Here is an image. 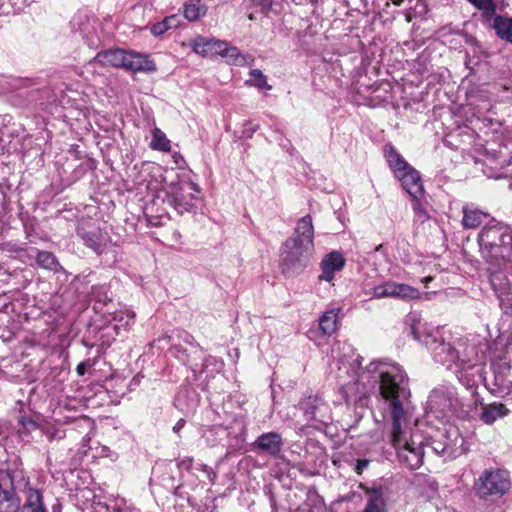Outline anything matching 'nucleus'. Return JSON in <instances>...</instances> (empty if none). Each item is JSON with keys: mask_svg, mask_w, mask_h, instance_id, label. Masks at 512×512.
Returning a JSON list of instances; mask_svg holds the SVG:
<instances>
[{"mask_svg": "<svg viewBox=\"0 0 512 512\" xmlns=\"http://www.w3.org/2000/svg\"><path fill=\"white\" fill-rule=\"evenodd\" d=\"M126 52V50L120 48L100 51L96 54L93 61L103 66L124 68Z\"/></svg>", "mask_w": 512, "mask_h": 512, "instance_id": "obj_23", "label": "nucleus"}, {"mask_svg": "<svg viewBox=\"0 0 512 512\" xmlns=\"http://www.w3.org/2000/svg\"><path fill=\"white\" fill-rule=\"evenodd\" d=\"M394 3H395L396 5H400L401 0L394 1Z\"/></svg>", "mask_w": 512, "mask_h": 512, "instance_id": "obj_55", "label": "nucleus"}, {"mask_svg": "<svg viewBox=\"0 0 512 512\" xmlns=\"http://www.w3.org/2000/svg\"><path fill=\"white\" fill-rule=\"evenodd\" d=\"M473 6L483 12L486 19H491L496 12V4L493 0H468Z\"/></svg>", "mask_w": 512, "mask_h": 512, "instance_id": "obj_37", "label": "nucleus"}, {"mask_svg": "<svg viewBox=\"0 0 512 512\" xmlns=\"http://www.w3.org/2000/svg\"><path fill=\"white\" fill-rule=\"evenodd\" d=\"M36 261L39 266L48 270L57 271L60 267L55 255L48 251H38Z\"/></svg>", "mask_w": 512, "mask_h": 512, "instance_id": "obj_34", "label": "nucleus"}, {"mask_svg": "<svg viewBox=\"0 0 512 512\" xmlns=\"http://www.w3.org/2000/svg\"><path fill=\"white\" fill-rule=\"evenodd\" d=\"M172 352H173L174 356L182 363H184V364L189 363L190 359H189V355L187 354V350L184 349L180 343L175 344L173 346Z\"/></svg>", "mask_w": 512, "mask_h": 512, "instance_id": "obj_40", "label": "nucleus"}, {"mask_svg": "<svg viewBox=\"0 0 512 512\" xmlns=\"http://www.w3.org/2000/svg\"><path fill=\"white\" fill-rule=\"evenodd\" d=\"M20 492L24 493V503L20 507V512H48L41 491L30 486L28 477L27 487Z\"/></svg>", "mask_w": 512, "mask_h": 512, "instance_id": "obj_20", "label": "nucleus"}, {"mask_svg": "<svg viewBox=\"0 0 512 512\" xmlns=\"http://www.w3.org/2000/svg\"><path fill=\"white\" fill-rule=\"evenodd\" d=\"M412 208L415 212V214L420 218H425L426 217V211L425 209L422 207L420 201L418 200V197L417 198H412Z\"/></svg>", "mask_w": 512, "mask_h": 512, "instance_id": "obj_44", "label": "nucleus"}, {"mask_svg": "<svg viewBox=\"0 0 512 512\" xmlns=\"http://www.w3.org/2000/svg\"><path fill=\"white\" fill-rule=\"evenodd\" d=\"M150 147L153 150L168 152L171 149V142L166 137L164 132H162L159 128H155L152 132Z\"/></svg>", "mask_w": 512, "mask_h": 512, "instance_id": "obj_32", "label": "nucleus"}, {"mask_svg": "<svg viewBox=\"0 0 512 512\" xmlns=\"http://www.w3.org/2000/svg\"><path fill=\"white\" fill-rule=\"evenodd\" d=\"M462 225L465 229H475L479 227L489 214L472 204H466L462 208Z\"/></svg>", "mask_w": 512, "mask_h": 512, "instance_id": "obj_25", "label": "nucleus"}, {"mask_svg": "<svg viewBox=\"0 0 512 512\" xmlns=\"http://www.w3.org/2000/svg\"><path fill=\"white\" fill-rule=\"evenodd\" d=\"M480 253L489 265L512 264V231L501 224L484 226L477 238Z\"/></svg>", "mask_w": 512, "mask_h": 512, "instance_id": "obj_4", "label": "nucleus"}, {"mask_svg": "<svg viewBox=\"0 0 512 512\" xmlns=\"http://www.w3.org/2000/svg\"><path fill=\"white\" fill-rule=\"evenodd\" d=\"M411 334L414 339L426 345L432 353L435 362L445 366L447 369H457L460 350L457 348V342L454 344L445 342L434 329L428 330L424 325L415 318H411Z\"/></svg>", "mask_w": 512, "mask_h": 512, "instance_id": "obj_5", "label": "nucleus"}, {"mask_svg": "<svg viewBox=\"0 0 512 512\" xmlns=\"http://www.w3.org/2000/svg\"><path fill=\"white\" fill-rule=\"evenodd\" d=\"M168 30L169 29L167 27V23L165 21V18L162 21L153 24L151 26V28H150V31H151V33L154 36H160V35L164 34Z\"/></svg>", "mask_w": 512, "mask_h": 512, "instance_id": "obj_42", "label": "nucleus"}, {"mask_svg": "<svg viewBox=\"0 0 512 512\" xmlns=\"http://www.w3.org/2000/svg\"><path fill=\"white\" fill-rule=\"evenodd\" d=\"M193 458L192 457H184L180 459L177 463L179 469L189 470L192 466Z\"/></svg>", "mask_w": 512, "mask_h": 512, "instance_id": "obj_47", "label": "nucleus"}, {"mask_svg": "<svg viewBox=\"0 0 512 512\" xmlns=\"http://www.w3.org/2000/svg\"><path fill=\"white\" fill-rule=\"evenodd\" d=\"M222 57L227 59L229 64L243 66L246 64V56L243 55L240 50L235 46H229L226 42V47L221 53Z\"/></svg>", "mask_w": 512, "mask_h": 512, "instance_id": "obj_33", "label": "nucleus"}, {"mask_svg": "<svg viewBox=\"0 0 512 512\" xmlns=\"http://www.w3.org/2000/svg\"><path fill=\"white\" fill-rule=\"evenodd\" d=\"M466 371L467 370L457 368L455 373L458 377V380L466 387H473L475 385V381L466 374Z\"/></svg>", "mask_w": 512, "mask_h": 512, "instance_id": "obj_41", "label": "nucleus"}, {"mask_svg": "<svg viewBox=\"0 0 512 512\" xmlns=\"http://www.w3.org/2000/svg\"><path fill=\"white\" fill-rule=\"evenodd\" d=\"M186 421L184 419H179L176 424L173 426V432L179 434L180 431L184 428Z\"/></svg>", "mask_w": 512, "mask_h": 512, "instance_id": "obj_49", "label": "nucleus"}, {"mask_svg": "<svg viewBox=\"0 0 512 512\" xmlns=\"http://www.w3.org/2000/svg\"><path fill=\"white\" fill-rule=\"evenodd\" d=\"M458 404L455 388L447 385H440L434 388L426 402V411L435 418L445 419L452 414L454 407Z\"/></svg>", "mask_w": 512, "mask_h": 512, "instance_id": "obj_9", "label": "nucleus"}, {"mask_svg": "<svg viewBox=\"0 0 512 512\" xmlns=\"http://www.w3.org/2000/svg\"><path fill=\"white\" fill-rule=\"evenodd\" d=\"M509 409L503 403L494 402L482 406V412L479 416L480 420L485 424L491 425L497 419L508 415Z\"/></svg>", "mask_w": 512, "mask_h": 512, "instance_id": "obj_27", "label": "nucleus"}, {"mask_svg": "<svg viewBox=\"0 0 512 512\" xmlns=\"http://www.w3.org/2000/svg\"><path fill=\"white\" fill-rule=\"evenodd\" d=\"M393 406L394 413L390 415L391 443L397 450L399 462L410 470H416L423 464L426 438L416 424L414 427L408 426V405Z\"/></svg>", "mask_w": 512, "mask_h": 512, "instance_id": "obj_2", "label": "nucleus"}, {"mask_svg": "<svg viewBox=\"0 0 512 512\" xmlns=\"http://www.w3.org/2000/svg\"><path fill=\"white\" fill-rule=\"evenodd\" d=\"M207 7L200 2V0H190L184 6V17L189 21H196L201 16L205 15Z\"/></svg>", "mask_w": 512, "mask_h": 512, "instance_id": "obj_31", "label": "nucleus"}, {"mask_svg": "<svg viewBox=\"0 0 512 512\" xmlns=\"http://www.w3.org/2000/svg\"><path fill=\"white\" fill-rule=\"evenodd\" d=\"M492 27L496 35L508 43H512V18L501 15L493 16Z\"/></svg>", "mask_w": 512, "mask_h": 512, "instance_id": "obj_29", "label": "nucleus"}, {"mask_svg": "<svg viewBox=\"0 0 512 512\" xmlns=\"http://www.w3.org/2000/svg\"><path fill=\"white\" fill-rule=\"evenodd\" d=\"M165 21L167 23V27L169 30L176 29L180 25V18L177 15H171L165 18Z\"/></svg>", "mask_w": 512, "mask_h": 512, "instance_id": "obj_46", "label": "nucleus"}, {"mask_svg": "<svg viewBox=\"0 0 512 512\" xmlns=\"http://www.w3.org/2000/svg\"><path fill=\"white\" fill-rule=\"evenodd\" d=\"M86 42H87L89 47L94 48V47L98 46L99 39H98V37H96V36L94 37L93 36V37L87 38Z\"/></svg>", "mask_w": 512, "mask_h": 512, "instance_id": "obj_50", "label": "nucleus"}, {"mask_svg": "<svg viewBox=\"0 0 512 512\" xmlns=\"http://www.w3.org/2000/svg\"><path fill=\"white\" fill-rule=\"evenodd\" d=\"M250 78L246 80V84L258 89L271 90L272 86L268 84L267 77L259 69H252L249 72Z\"/></svg>", "mask_w": 512, "mask_h": 512, "instance_id": "obj_35", "label": "nucleus"}, {"mask_svg": "<svg viewBox=\"0 0 512 512\" xmlns=\"http://www.w3.org/2000/svg\"><path fill=\"white\" fill-rule=\"evenodd\" d=\"M376 390L383 410L389 415L394 413L393 405L409 404V377L401 365L392 361H373L357 373L356 378L340 387L345 403L359 407L366 406L369 395Z\"/></svg>", "mask_w": 512, "mask_h": 512, "instance_id": "obj_1", "label": "nucleus"}, {"mask_svg": "<svg viewBox=\"0 0 512 512\" xmlns=\"http://www.w3.org/2000/svg\"><path fill=\"white\" fill-rule=\"evenodd\" d=\"M341 308L333 307L324 312L319 319V327L324 335H332L337 330V323Z\"/></svg>", "mask_w": 512, "mask_h": 512, "instance_id": "obj_28", "label": "nucleus"}, {"mask_svg": "<svg viewBox=\"0 0 512 512\" xmlns=\"http://www.w3.org/2000/svg\"><path fill=\"white\" fill-rule=\"evenodd\" d=\"M344 265L345 259L340 252H330L320 263L322 274L319 276V279L331 282L334 279V274L341 271Z\"/></svg>", "mask_w": 512, "mask_h": 512, "instance_id": "obj_18", "label": "nucleus"}, {"mask_svg": "<svg viewBox=\"0 0 512 512\" xmlns=\"http://www.w3.org/2000/svg\"><path fill=\"white\" fill-rule=\"evenodd\" d=\"M27 487V476L18 467L0 469V512H19L16 493Z\"/></svg>", "mask_w": 512, "mask_h": 512, "instance_id": "obj_6", "label": "nucleus"}, {"mask_svg": "<svg viewBox=\"0 0 512 512\" xmlns=\"http://www.w3.org/2000/svg\"><path fill=\"white\" fill-rule=\"evenodd\" d=\"M283 148H286L289 151V147L291 146L288 140H285V143H280Z\"/></svg>", "mask_w": 512, "mask_h": 512, "instance_id": "obj_52", "label": "nucleus"}, {"mask_svg": "<svg viewBox=\"0 0 512 512\" xmlns=\"http://www.w3.org/2000/svg\"><path fill=\"white\" fill-rule=\"evenodd\" d=\"M163 192L165 194L164 201L179 214L191 212L196 208L193 200L196 198V194L199 193V188L193 182L179 180L165 182Z\"/></svg>", "mask_w": 512, "mask_h": 512, "instance_id": "obj_7", "label": "nucleus"}, {"mask_svg": "<svg viewBox=\"0 0 512 512\" xmlns=\"http://www.w3.org/2000/svg\"><path fill=\"white\" fill-rule=\"evenodd\" d=\"M178 339L180 342H183L185 344L190 345L193 349H195V352L200 350L199 345L196 343L195 338L189 334L186 331H178Z\"/></svg>", "mask_w": 512, "mask_h": 512, "instance_id": "obj_39", "label": "nucleus"}, {"mask_svg": "<svg viewBox=\"0 0 512 512\" xmlns=\"http://www.w3.org/2000/svg\"><path fill=\"white\" fill-rule=\"evenodd\" d=\"M502 311L507 315H512V292L497 296Z\"/></svg>", "mask_w": 512, "mask_h": 512, "instance_id": "obj_38", "label": "nucleus"}, {"mask_svg": "<svg viewBox=\"0 0 512 512\" xmlns=\"http://www.w3.org/2000/svg\"><path fill=\"white\" fill-rule=\"evenodd\" d=\"M384 156L396 177L412 168L391 143L384 146Z\"/></svg>", "mask_w": 512, "mask_h": 512, "instance_id": "obj_24", "label": "nucleus"}, {"mask_svg": "<svg viewBox=\"0 0 512 512\" xmlns=\"http://www.w3.org/2000/svg\"><path fill=\"white\" fill-rule=\"evenodd\" d=\"M19 424L24 430H27V431H31V430H34L37 428L36 422L33 419L28 418V417H21L19 419Z\"/></svg>", "mask_w": 512, "mask_h": 512, "instance_id": "obj_43", "label": "nucleus"}, {"mask_svg": "<svg viewBox=\"0 0 512 512\" xmlns=\"http://www.w3.org/2000/svg\"><path fill=\"white\" fill-rule=\"evenodd\" d=\"M178 157H180V155H174V158H175V162L178 163Z\"/></svg>", "mask_w": 512, "mask_h": 512, "instance_id": "obj_54", "label": "nucleus"}, {"mask_svg": "<svg viewBox=\"0 0 512 512\" xmlns=\"http://www.w3.org/2000/svg\"><path fill=\"white\" fill-rule=\"evenodd\" d=\"M510 478L506 470L485 469L474 482L475 495L483 500L501 497L510 489Z\"/></svg>", "mask_w": 512, "mask_h": 512, "instance_id": "obj_8", "label": "nucleus"}, {"mask_svg": "<svg viewBox=\"0 0 512 512\" xmlns=\"http://www.w3.org/2000/svg\"><path fill=\"white\" fill-rule=\"evenodd\" d=\"M361 488L366 500L362 512H387V501L390 494L387 486L374 483L372 486L361 485Z\"/></svg>", "mask_w": 512, "mask_h": 512, "instance_id": "obj_12", "label": "nucleus"}, {"mask_svg": "<svg viewBox=\"0 0 512 512\" xmlns=\"http://www.w3.org/2000/svg\"><path fill=\"white\" fill-rule=\"evenodd\" d=\"M251 445L255 451L264 452L277 459L281 456L284 441L280 433L267 432L258 436Z\"/></svg>", "mask_w": 512, "mask_h": 512, "instance_id": "obj_14", "label": "nucleus"}, {"mask_svg": "<svg viewBox=\"0 0 512 512\" xmlns=\"http://www.w3.org/2000/svg\"><path fill=\"white\" fill-rule=\"evenodd\" d=\"M14 365H15L16 368H20L21 367V364L19 362H15Z\"/></svg>", "mask_w": 512, "mask_h": 512, "instance_id": "obj_53", "label": "nucleus"}, {"mask_svg": "<svg viewBox=\"0 0 512 512\" xmlns=\"http://www.w3.org/2000/svg\"><path fill=\"white\" fill-rule=\"evenodd\" d=\"M370 464V460L368 459H358L356 460L355 462V465H354V471L358 474V475H361L363 473V471L365 469H367V467L369 466Z\"/></svg>", "mask_w": 512, "mask_h": 512, "instance_id": "obj_45", "label": "nucleus"}, {"mask_svg": "<svg viewBox=\"0 0 512 512\" xmlns=\"http://www.w3.org/2000/svg\"><path fill=\"white\" fill-rule=\"evenodd\" d=\"M401 181L403 188L412 197L417 198L423 194V185L421 182L420 174L413 167L397 176Z\"/></svg>", "mask_w": 512, "mask_h": 512, "instance_id": "obj_22", "label": "nucleus"}, {"mask_svg": "<svg viewBox=\"0 0 512 512\" xmlns=\"http://www.w3.org/2000/svg\"><path fill=\"white\" fill-rule=\"evenodd\" d=\"M4 377L6 379H11L12 380V379L17 378L19 376L18 375H14V374H8L7 372H4Z\"/></svg>", "mask_w": 512, "mask_h": 512, "instance_id": "obj_51", "label": "nucleus"}, {"mask_svg": "<svg viewBox=\"0 0 512 512\" xmlns=\"http://www.w3.org/2000/svg\"><path fill=\"white\" fill-rule=\"evenodd\" d=\"M457 348L460 350L457 368L471 370L481 361V356L475 344L468 343L464 340H458Z\"/></svg>", "mask_w": 512, "mask_h": 512, "instance_id": "obj_17", "label": "nucleus"}, {"mask_svg": "<svg viewBox=\"0 0 512 512\" xmlns=\"http://www.w3.org/2000/svg\"><path fill=\"white\" fill-rule=\"evenodd\" d=\"M112 319L116 322L114 330L119 335L121 330L128 331L134 324L135 313L131 310H117L113 312Z\"/></svg>", "mask_w": 512, "mask_h": 512, "instance_id": "obj_30", "label": "nucleus"}, {"mask_svg": "<svg viewBox=\"0 0 512 512\" xmlns=\"http://www.w3.org/2000/svg\"><path fill=\"white\" fill-rule=\"evenodd\" d=\"M226 47V41L199 36L192 44L193 50L204 57H215L221 55Z\"/></svg>", "mask_w": 512, "mask_h": 512, "instance_id": "obj_19", "label": "nucleus"}, {"mask_svg": "<svg viewBox=\"0 0 512 512\" xmlns=\"http://www.w3.org/2000/svg\"><path fill=\"white\" fill-rule=\"evenodd\" d=\"M300 409L308 421L327 423L330 420L327 404L317 395H312L299 403Z\"/></svg>", "mask_w": 512, "mask_h": 512, "instance_id": "obj_16", "label": "nucleus"}, {"mask_svg": "<svg viewBox=\"0 0 512 512\" xmlns=\"http://www.w3.org/2000/svg\"><path fill=\"white\" fill-rule=\"evenodd\" d=\"M431 280H432V278H431V277H427V278H426V281H431Z\"/></svg>", "mask_w": 512, "mask_h": 512, "instance_id": "obj_57", "label": "nucleus"}, {"mask_svg": "<svg viewBox=\"0 0 512 512\" xmlns=\"http://www.w3.org/2000/svg\"><path fill=\"white\" fill-rule=\"evenodd\" d=\"M89 365L88 362L84 361V362H80L77 367H76V372L79 376H83L86 372V368L87 366Z\"/></svg>", "mask_w": 512, "mask_h": 512, "instance_id": "obj_48", "label": "nucleus"}, {"mask_svg": "<svg viewBox=\"0 0 512 512\" xmlns=\"http://www.w3.org/2000/svg\"><path fill=\"white\" fill-rule=\"evenodd\" d=\"M489 281L496 296L504 295L512 289V283L508 274L512 273V264L489 265Z\"/></svg>", "mask_w": 512, "mask_h": 512, "instance_id": "obj_15", "label": "nucleus"}, {"mask_svg": "<svg viewBox=\"0 0 512 512\" xmlns=\"http://www.w3.org/2000/svg\"><path fill=\"white\" fill-rule=\"evenodd\" d=\"M314 253V226L312 217L305 215L297 221L293 235L282 245L280 267L287 277L302 273Z\"/></svg>", "mask_w": 512, "mask_h": 512, "instance_id": "obj_3", "label": "nucleus"}, {"mask_svg": "<svg viewBox=\"0 0 512 512\" xmlns=\"http://www.w3.org/2000/svg\"><path fill=\"white\" fill-rule=\"evenodd\" d=\"M91 298L97 303L106 305L111 302L112 297L109 294V288L107 285H94L91 288Z\"/></svg>", "mask_w": 512, "mask_h": 512, "instance_id": "obj_36", "label": "nucleus"}, {"mask_svg": "<svg viewBox=\"0 0 512 512\" xmlns=\"http://www.w3.org/2000/svg\"><path fill=\"white\" fill-rule=\"evenodd\" d=\"M13 311V304L8 301L5 295L0 294V337L8 340L11 335L9 326L12 323L11 312Z\"/></svg>", "mask_w": 512, "mask_h": 512, "instance_id": "obj_26", "label": "nucleus"}, {"mask_svg": "<svg viewBox=\"0 0 512 512\" xmlns=\"http://www.w3.org/2000/svg\"><path fill=\"white\" fill-rule=\"evenodd\" d=\"M77 234L82 239L84 245L92 249L98 255L102 254L111 242L108 233L98 227H79Z\"/></svg>", "mask_w": 512, "mask_h": 512, "instance_id": "obj_13", "label": "nucleus"}, {"mask_svg": "<svg viewBox=\"0 0 512 512\" xmlns=\"http://www.w3.org/2000/svg\"><path fill=\"white\" fill-rule=\"evenodd\" d=\"M374 298H397L401 300L417 299L420 296L419 290L404 283L386 281L376 285L372 289Z\"/></svg>", "mask_w": 512, "mask_h": 512, "instance_id": "obj_11", "label": "nucleus"}, {"mask_svg": "<svg viewBox=\"0 0 512 512\" xmlns=\"http://www.w3.org/2000/svg\"><path fill=\"white\" fill-rule=\"evenodd\" d=\"M124 69L133 72H153L156 70V66L147 55L134 51H127Z\"/></svg>", "mask_w": 512, "mask_h": 512, "instance_id": "obj_21", "label": "nucleus"}, {"mask_svg": "<svg viewBox=\"0 0 512 512\" xmlns=\"http://www.w3.org/2000/svg\"><path fill=\"white\" fill-rule=\"evenodd\" d=\"M380 248H382V245H379V246L376 248V250L378 251V250H380Z\"/></svg>", "mask_w": 512, "mask_h": 512, "instance_id": "obj_56", "label": "nucleus"}, {"mask_svg": "<svg viewBox=\"0 0 512 512\" xmlns=\"http://www.w3.org/2000/svg\"><path fill=\"white\" fill-rule=\"evenodd\" d=\"M464 439L457 429H450L441 433L438 438L431 441V449L436 455L445 460H451L460 456L463 450Z\"/></svg>", "mask_w": 512, "mask_h": 512, "instance_id": "obj_10", "label": "nucleus"}]
</instances>
